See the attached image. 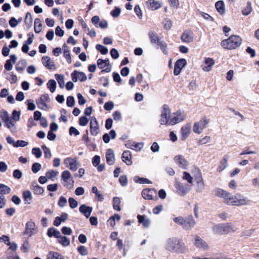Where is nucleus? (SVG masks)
<instances>
[{"mask_svg": "<svg viewBox=\"0 0 259 259\" xmlns=\"http://www.w3.org/2000/svg\"><path fill=\"white\" fill-rule=\"evenodd\" d=\"M164 247L166 250L177 254H186L189 252L188 247L183 241L177 237L167 239L164 243Z\"/></svg>", "mask_w": 259, "mask_h": 259, "instance_id": "nucleus-1", "label": "nucleus"}, {"mask_svg": "<svg viewBox=\"0 0 259 259\" xmlns=\"http://www.w3.org/2000/svg\"><path fill=\"white\" fill-rule=\"evenodd\" d=\"M250 202V201L247 197L240 193H237L235 195H232L230 193L226 204L231 206H240L249 205Z\"/></svg>", "mask_w": 259, "mask_h": 259, "instance_id": "nucleus-2", "label": "nucleus"}, {"mask_svg": "<svg viewBox=\"0 0 259 259\" xmlns=\"http://www.w3.org/2000/svg\"><path fill=\"white\" fill-rule=\"evenodd\" d=\"M242 43V39L238 35H232L221 42V46L225 49L233 50L239 47Z\"/></svg>", "mask_w": 259, "mask_h": 259, "instance_id": "nucleus-3", "label": "nucleus"}, {"mask_svg": "<svg viewBox=\"0 0 259 259\" xmlns=\"http://www.w3.org/2000/svg\"><path fill=\"white\" fill-rule=\"evenodd\" d=\"M171 118H172V113H171L169 107L166 105H164L162 107L159 120V123L162 125H171Z\"/></svg>", "mask_w": 259, "mask_h": 259, "instance_id": "nucleus-4", "label": "nucleus"}, {"mask_svg": "<svg viewBox=\"0 0 259 259\" xmlns=\"http://www.w3.org/2000/svg\"><path fill=\"white\" fill-rule=\"evenodd\" d=\"M212 231L215 234L222 235L234 232L235 229L231 224H220L214 226Z\"/></svg>", "mask_w": 259, "mask_h": 259, "instance_id": "nucleus-5", "label": "nucleus"}, {"mask_svg": "<svg viewBox=\"0 0 259 259\" xmlns=\"http://www.w3.org/2000/svg\"><path fill=\"white\" fill-rule=\"evenodd\" d=\"M209 122V119L206 116H203L200 120L194 123L193 131L195 134L200 135L207 127Z\"/></svg>", "mask_w": 259, "mask_h": 259, "instance_id": "nucleus-6", "label": "nucleus"}, {"mask_svg": "<svg viewBox=\"0 0 259 259\" xmlns=\"http://www.w3.org/2000/svg\"><path fill=\"white\" fill-rule=\"evenodd\" d=\"M0 117L5 123L7 127L12 132H16L17 127L14 122L10 119L8 113L6 111H2L0 112Z\"/></svg>", "mask_w": 259, "mask_h": 259, "instance_id": "nucleus-7", "label": "nucleus"}, {"mask_svg": "<svg viewBox=\"0 0 259 259\" xmlns=\"http://www.w3.org/2000/svg\"><path fill=\"white\" fill-rule=\"evenodd\" d=\"M186 117V115L183 111L178 110L176 112L172 113V118H171V125H174L184 121Z\"/></svg>", "mask_w": 259, "mask_h": 259, "instance_id": "nucleus-8", "label": "nucleus"}, {"mask_svg": "<svg viewBox=\"0 0 259 259\" xmlns=\"http://www.w3.org/2000/svg\"><path fill=\"white\" fill-rule=\"evenodd\" d=\"M193 244L196 247L204 251L209 249V246L207 243L198 236L195 237Z\"/></svg>", "mask_w": 259, "mask_h": 259, "instance_id": "nucleus-9", "label": "nucleus"}, {"mask_svg": "<svg viewBox=\"0 0 259 259\" xmlns=\"http://www.w3.org/2000/svg\"><path fill=\"white\" fill-rule=\"evenodd\" d=\"M191 132L190 123H187L184 125L180 130V138L182 141L186 140L189 136Z\"/></svg>", "mask_w": 259, "mask_h": 259, "instance_id": "nucleus-10", "label": "nucleus"}, {"mask_svg": "<svg viewBox=\"0 0 259 259\" xmlns=\"http://www.w3.org/2000/svg\"><path fill=\"white\" fill-rule=\"evenodd\" d=\"M213 193L215 196L223 199L224 203H226L230 192L221 188H216L213 190Z\"/></svg>", "mask_w": 259, "mask_h": 259, "instance_id": "nucleus-11", "label": "nucleus"}, {"mask_svg": "<svg viewBox=\"0 0 259 259\" xmlns=\"http://www.w3.org/2000/svg\"><path fill=\"white\" fill-rule=\"evenodd\" d=\"M47 234L50 237L54 236L57 238L59 243L62 244L63 246L64 245L65 237L61 236V234L59 231L55 230L54 228H50L48 230Z\"/></svg>", "mask_w": 259, "mask_h": 259, "instance_id": "nucleus-12", "label": "nucleus"}, {"mask_svg": "<svg viewBox=\"0 0 259 259\" xmlns=\"http://www.w3.org/2000/svg\"><path fill=\"white\" fill-rule=\"evenodd\" d=\"M214 63L215 61L212 58L205 57L202 65V69L205 72H209L211 70Z\"/></svg>", "mask_w": 259, "mask_h": 259, "instance_id": "nucleus-13", "label": "nucleus"}, {"mask_svg": "<svg viewBox=\"0 0 259 259\" xmlns=\"http://www.w3.org/2000/svg\"><path fill=\"white\" fill-rule=\"evenodd\" d=\"M187 64V61L185 59H181L176 61L175 64L174 74L175 75H178L180 74L182 69Z\"/></svg>", "mask_w": 259, "mask_h": 259, "instance_id": "nucleus-14", "label": "nucleus"}, {"mask_svg": "<svg viewBox=\"0 0 259 259\" xmlns=\"http://www.w3.org/2000/svg\"><path fill=\"white\" fill-rule=\"evenodd\" d=\"M97 65L100 69H103L102 72H109L111 71V65L108 59L105 60L99 59L97 60Z\"/></svg>", "mask_w": 259, "mask_h": 259, "instance_id": "nucleus-15", "label": "nucleus"}, {"mask_svg": "<svg viewBox=\"0 0 259 259\" xmlns=\"http://www.w3.org/2000/svg\"><path fill=\"white\" fill-rule=\"evenodd\" d=\"M174 160L175 163L178 165L179 167L183 169L187 168L189 165V162L183 155H176L174 157Z\"/></svg>", "mask_w": 259, "mask_h": 259, "instance_id": "nucleus-16", "label": "nucleus"}, {"mask_svg": "<svg viewBox=\"0 0 259 259\" xmlns=\"http://www.w3.org/2000/svg\"><path fill=\"white\" fill-rule=\"evenodd\" d=\"M41 62L42 64L48 69L55 70L56 69V65L54 61L49 56H43L41 59Z\"/></svg>", "mask_w": 259, "mask_h": 259, "instance_id": "nucleus-17", "label": "nucleus"}, {"mask_svg": "<svg viewBox=\"0 0 259 259\" xmlns=\"http://www.w3.org/2000/svg\"><path fill=\"white\" fill-rule=\"evenodd\" d=\"M90 132L93 136H97L99 132V128L96 118L93 116L90 121Z\"/></svg>", "mask_w": 259, "mask_h": 259, "instance_id": "nucleus-18", "label": "nucleus"}, {"mask_svg": "<svg viewBox=\"0 0 259 259\" xmlns=\"http://www.w3.org/2000/svg\"><path fill=\"white\" fill-rule=\"evenodd\" d=\"M230 156L228 154L224 155L217 168V171L219 172H222L228 166V160Z\"/></svg>", "mask_w": 259, "mask_h": 259, "instance_id": "nucleus-19", "label": "nucleus"}, {"mask_svg": "<svg viewBox=\"0 0 259 259\" xmlns=\"http://www.w3.org/2000/svg\"><path fill=\"white\" fill-rule=\"evenodd\" d=\"M106 162L109 165L114 164L115 158L114 151L111 149H108L106 152Z\"/></svg>", "mask_w": 259, "mask_h": 259, "instance_id": "nucleus-20", "label": "nucleus"}, {"mask_svg": "<svg viewBox=\"0 0 259 259\" xmlns=\"http://www.w3.org/2000/svg\"><path fill=\"white\" fill-rule=\"evenodd\" d=\"M66 160L71 170L74 171L77 170L78 166L79 165V163L76 158H67Z\"/></svg>", "mask_w": 259, "mask_h": 259, "instance_id": "nucleus-21", "label": "nucleus"}, {"mask_svg": "<svg viewBox=\"0 0 259 259\" xmlns=\"http://www.w3.org/2000/svg\"><path fill=\"white\" fill-rule=\"evenodd\" d=\"M156 194L154 189H145L142 191V195L144 199L152 200L153 199V195Z\"/></svg>", "mask_w": 259, "mask_h": 259, "instance_id": "nucleus-22", "label": "nucleus"}, {"mask_svg": "<svg viewBox=\"0 0 259 259\" xmlns=\"http://www.w3.org/2000/svg\"><path fill=\"white\" fill-rule=\"evenodd\" d=\"M137 219L138 220V222L140 224H141L143 227L145 228H148L150 227L151 223L150 219L146 218L145 215L140 214L138 215Z\"/></svg>", "mask_w": 259, "mask_h": 259, "instance_id": "nucleus-23", "label": "nucleus"}, {"mask_svg": "<svg viewBox=\"0 0 259 259\" xmlns=\"http://www.w3.org/2000/svg\"><path fill=\"white\" fill-rule=\"evenodd\" d=\"M146 5L148 9L152 11L156 10L161 7L160 2L155 0H148Z\"/></svg>", "mask_w": 259, "mask_h": 259, "instance_id": "nucleus-24", "label": "nucleus"}, {"mask_svg": "<svg viewBox=\"0 0 259 259\" xmlns=\"http://www.w3.org/2000/svg\"><path fill=\"white\" fill-rule=\"evenodd\" d=\"M181 39L184 42L190 43L193 40V33L190 31H185L182 34Z\"/></svg>", "mask_w": 259, "mask_h": 259, "instance_id": "nucleus-25", "label": "nucleus"}, {"mask_svg": "<svg viewBox=\"0 0 259 259\" xmlns=\"http://www.w3.org/2000/svg\"><path fill=\"white\" fill-rule=\"evenodd\" d=\"M72 79L74 81H76L77 80L83 81L87 79L86 75L81 72L75 71L72 74Z\"/></svg>", "mask_w": 259, "mask_h": 259, "instance_id": "nucleus-26", "label": "nucleus"}, {"mask_svg": "<svg viewBox=\"0 0 259 259\" xmlns=\"http://www.w3.org/2000/svg\"><path fill=\"white\" fill-rule=\"evenodd\" d=\"M122 160L127 165H131L133 163L131 153L128 151H124L122 154Z\"/></svg>", "mask_w": 259, "mask_h": 259, "instance_id": "nucleus-27", "label": "nucleus"}, {"mask_svg": "<svg viewBox=\"0 0 259 259\" xmlns=\"http://www.w3.org/2000/svg\"><path fill=\"white\" fill-rule=\"evenodd\" d=\"M127 147L137 151H140L143 147V144L135 142H129L126 144Z\"/></svg>", "mask_w": 259, "mask_h": 259, "instance_id": "nucleus-28", "label": "nucleus"}, {"mask_svg": "<svg viewBox=\"0 0 259 259\" xmlns=\"http://www.w3.org/2000/svg\"><path fill=\"white\" fill-rule=\"evenodd\" d=\"M196 224V222L191 217L186 219L185 225L184 226V229L190 230L193 228Z\"/></svg>", "mask_w": 259, "mask_h": 259, "instance_id": "nucleus-29", "label": "nucleus"}, {"mask_svg": "<svg viewBox=\"0 0 259 259\" xmlns=\"http://www.w3.org/2000/svg\"><path fill=\"white\" fill-rule=\"evenodd\" d=\"M92 208L85 205H82L79 207V211L82 213L87 218H89L92 212Z\"/></svg>", "mask_w": 259, "mask_h": 259, "instance_id": "nucleus-30", "label": "nucleus"}, {"mask_svg": "<svg viewBox=\"0 0 259 259\" xmlns=\"http://www.w3.org/2000/svg\"><path fill=\"white\" fill-rule=\"evenodd\" d=\"M217 11L221 14L223 15L225 13V4L222 1L217 2L215 4Z\"/></svg>", "mask_w": 259, "mask_h": 259, "instance_id": "nucleus-31", "label": "nucleus"}, {"mask_svg": "<svg viewBox=\"0 0 259 259\" xmlns=\"http://www.w3.org/2000/svg\"><path fill=\"white\" fill-rule=\"evenodd\" d=\"M74 181L69 171L66 170V187L71 188L73 186Z\"/></svg>", "mask_w": 259, "mask_h": 259, "instance_id": "nucleus-32", "label": "nucleus"}, {"mask_svg": "<svg viewBox=\"0 0 259 259\" xmlns=\"http://www.w3.org/2000/svg\"><path fill=\"white\" fill-rule=\"evenodd\" d=\"M252 9L250 2H247L246 6L242 10V14L244 16H247L251 13Z\"/></svg>", "mask_w": 259, "mask_h": 259, "instance_id": "nucleus-33", "label": "nucleus"}, {"mask_svg": "<svg viewBox=\"0 0 259 259\" xmlns=\"http://www.w3.org/2000/svg\"><path fill=\"white\" fill-rule=\"evenodd\" d=\"M23 197L26 204H29L31 203L32 199V194L30 191H24L23 193Z\"/></svg>", "mask_w": 259, "mask_h": 259, "instance_id": "nucleus-34", "label": "nucleus"}, {"mask_svg": "<svg viewBox=\"0 0 259 259\" xmlns=\"http://www.w3.org/2000/svg\"><path fill=\"white\" fill-rule=\"evenodd\" d=\"M35 229V224L32 221H29L26 224V232L27 234H31Z\"/></svg>", "mask_w": 259, "mask_h": 259, "instance_id": "nucleus-35", "label": "nucleus"}, {"mask_svg": "<svg viewBox=\"0 0 259 259\" xmlns=\"http://www.w3.org/2000/svg\"><path fill=\"white\" fill-rule=\"evenodd\" d=\"M120 199L119 197H115L113 198V206L115 210L119 211L121 210V208L120 206Z\"/></svg>", "mask_w": 259, "mask_h": 259, "instance_id": "nucleus-36", "label": "nucleus"}, {"mask_svg": "<svg viewBox=\"0 0 259 259\" xmlns=\"http://www.w3.org/2000/svg\"><path fill=\"white\" fill-rule=\"evenodd\" d=\"M41 22L39 18L35 19L34 21V31L36 33H38L41 30Z\"/></svg>", "mask_w": 259, "mask_h": 259, "instance_id": "nucleus-37", "label": "nucleus"}, {"mask_svg": "<svg viewBox=\"0 0 259 259\" xmlns=\"http://www.w3.org/2000/svg\"><path fill=\"white\" fill-rule=\"evenodd\" d=\"M148 35L150 37L151 42L152 44H158L160 41L158 40V38L155 33L153 31H150L148 33Z\"/></svg>", "mask_w": 259, "mask_h": 259, "instance_id": "nucleus-38", "label": "nucleus"}, {"mask_svg": "<svg viewBox=\"0 0 259 259\" xmlns=\"http://www.w3.org/2000/svg\"><path fill=\"white\" fill-rule=\"evenodd\" d=\"M134 181L135 183H139L140 184H151L152 182L146 178H140L139 177L136 176L134 178Z\"/></svg>", "mask_w": 259, "mask_h": 259, "instance_id": "nucleus-39", "label": "nucleus"}, {"mask_svg": "<svg viewBox=\"0 0 259 259\" xmlns=\"http://www.w3.org/2000/svg\"><path fill=\"white\" fill-rule=\"evenodd\" d=\"M58 174V171H56L54 170H50L46 173V175L48 179L54 180L56 178Z\"/></svg>", "mask_w": 259, "mask_h": 259, "instance_id": "nucleus-40", "label": "nucleus"}, {"mask_svg": "<svg viewBox=\"0 0 259 259\" xmlns=\"http://www.w3.org/2000/svg\"><path fill=\"white\" fill-rule=\"evenodd\" d=\"M47 87L50 91L53 93L55 92L56 88V83L54 80H50L47 83Z\"/></svg>", "mask_w": 259, "mask_h": 259, "instance_id": "nucleus-41", "label": "nucleus"}, {"mask_svg": "<svg viewBox=\"0 0 259 259\" xmlns=\"http://www.w3.org/2000/svg\"><path fill=\"white\" fill-rule=\"evenodd\" d=\"M55 77L56 79L57 80L60 87L61 88H64L65 87V81L64 80L63 76L59 74H56Z\"/></svg>", "mask_w": 259, "mask_h": 259, "instance_id": "nucleus-42", "label": "nucleus"}, {"mask_svg": "<svg viewBox=\"0 0 259 259\" xmlns=\"http://www.w3.org/2000/svg\"><path fill=\"white\" fill-rule=\"evenodd\" d=\"M96 48L103 55H105L108 53V49L101 45H97Z\"/></svg>", "mask_w": 259, "mask_h": 259, "instance_id": "nucleus-43", "label": "nucleus"}, {"mask_svg": "<svg viewBox=\"0 0 259 259\" xmlns=\"http://www.w3.org/2000/svg\"><path fill=\"white\" fill-rule=\"evenodd\" d=\"M185 220L186 219H185L181 217H176V218H175L173 219L174 221L176 223L178 224V225H181L182 227L183 228H184V226L185 222Z\"/></svg>", "mask_w": 259, "mask_h": 259, "instance_id": "nucleus-44", "label": "nucleus"}, {"mask_svg": "<svg viewBox=\"0 0 259 259\" xmlns=\"http://www.w3.org/2000/svg\"><path fill=\"white\" fill-rule=\"evenodd\" d=\"M183 179L186 180L189 184L193 183V178L189 173L186 171L183 172Z\"/></svg>", "mask_w": 259, "mask_h": 259, "instance_id": "nucleus-45", "label": "nucleus"}, {"mask_svg": "<svg viewBox=\"0 0 259 259\" xmlns=\"http://www.w3.org/2000/svg\"><path fill=\"white\" fill-rule=\"evenodd\" d=\"M121 13V10L119 8L116 7L115 8L111 11V15L114 18L118 17Z\"/></svg>", "mask_w": 259, "mask_h": 259, "instance_id": "nucleus-46", "label": "nucleus"}, {"mask_svg": "<svg viewBox=\"0 0 259 259\" xmlns=\"http://www.w3.org/2000/svg\"><path fill=\"white\" fill-rule=\"evenodd\" d=\"M178 193L181 195H185L187 192V190L184 186L182 184H179L177 187Z\"/></svg>", "mask_w": 259, "mask_h": 259, "instance_id": "nucleus-47", "label": "nucleus"}, {"mask_svg": "<svg viewBox=\"0 0 259 259\" xmlns=\"http://www.w3.org/2000/svg\"><path fill=\"white\" fill-rule=\"evenodd\" d=\"M163 25L165 29L169 30L171 28L172 25V21L169 19H165L163 21Z\"/></svg>", "mask_w": 259, "mask_h": 259, "instance_id": "nucleus-48", "label": "nucleus"}, {"mask_svg": "<svg viewBox=\"0 0 259 259\" xmlns=\"http://www.w3.org/2000/svg\"><path fill=\"white\" fill-rule=\"evenodd\" d=\"M41 167V164L39 163L36 162L33 164L31 169L33 173L36 174L40 170Z\"/></svg>", "mask_w": 259, "mask_h": 259, "instance_id": "nucleus-49", "label": "nucleus"}, {"mask_svg": "<svg viewBox=\"0 0 259 259\" xmlns=\"http://www.w3.org/2000/svg\"><path fill=\"white\" fill-rule=\"evenodd\" d=\"M210 137H209V136H205L201 139H200L198 141V143L199 144V145H203V144H207L209 142H210Z\"/></svg>", "mask_w": 259, "mask_h": 259, "instance_id": "nucleus-50", "label": "nucleus"}, {"mask_svg": "<svg viewBox=\"0 0 259 259\" xmlns=\"http://www.w3.org/2000/svg\"><path fill=\"white\" fill-rule=\"evenodd\" d=\"M77 250L78 252L82 255H87L88 253V251L87 248L84 246H80L78 247Z\"/></svg>", "mask_w": 259, "mask_h": 259, "instance_id": "nucleus-51", "label": "nucleus"}, {"mask_svg": "<svg viewBox=\"0 0 259 259\" xmlns=\"http://www.w3.org/2000/svg\"><path fill=\"white\" fill-rule=\"evenodd\" d=\"M159 46L160 47L161 51L162 52L165 54L167 55L168 51L167 50V45L163 41H160L158 44Z\"/></svg>", "mask_w": 259, "mask_h": 259, "instance_id": "nucleus-52", "label": "nucleus"}, {"mask_svg": "<svg viewBox=\"0 0 259 259\" xmlns=\"http://www.w3.org/2000/svg\"><path fill=\"white\" fill-rule=\"evenodd\" d=\"M32 153L36 158L40 157L42 154L41 150L38 148H33L32 150Z\"/></svg>", "mask_w": 259, "mask_h": 259, "instance_id": "nucleus-53", "label": "nucleus"}, {"mask_svg": "<svg viewBox=\"0 0 259 259\" xmlns=\"http://www.w3.org/2000/svg\"><path fill=\"white\" fill-rule=\"evenodd\" d=\"M41 148L44 150L45 156L46 158H51L52 154L50 149L45 145H42Z\"/></svg>", "mask_w": 259, "mask_h": 259, "instance_id": "nucleus-54", "label": "nucleus"}, {"mask_svg": "<svg viewBox=\"0 0 259 259\" xmlns=\"http://www.w3.org/2000/svg\"><path fill=\"white\" fill-rule=\"evenodd\" d=\"M65 221V218L62 216L61 217H57L55 218V221H54V225L56 226H59L61 222H64Z\"/></svg>", "mask_w": 259, "mask_h": 259, "instance_id": "nucleus-55", "label": "nucleus"}, {"mask_svg": "<svg viewBox=\"0 0 259 259\" xmlns=\"http://www.w3.org/2000/svg\"><path fill=\"white\" fill-rule=\"evenodd\" d=\"M28 145V143L23 140H18L17 141L15 144H14V147H25Z\"/></svg>", "mask_w": 259, "mask_h": 259, "instance_id": "nucleus-56", "label": "nucleus"}, {"mask_svg": "<svg viewBox=\"0 0 259 259\" xmlns=\"http://www.w3.org/2000/svg\"><path fill=\"white\" fill-rule=\"evenodd\" d=\"M20 112L17 111L16 110H14L12 113V118L13 120L15 121H18L20 119Z\"/></svg>", "mask_w": 259, "mask_h": 259, "instance_id": "nucleus-57", "label": "nucleus"}, {"mask_svg": "<svg viewBox=\"0 0 259 259\" xmlns=\"http://www.w3.org/2000/svg\"><path fill=\"white\" fill-rule=\"evenodd\" d=\"M92 163L94 166H97L100 163V157L95 155L92 159Z\"/></svg>", "mask_w": 259, "mask_h": 259, "instance_id": "nucleus-58", "label": "nucleus"}, {"mask_svg": "<svg viewBox=\"0 0 259 259\" xmlns=\"http://www.w3.org/2000/svg\"><path fill=\"white\" fill-rule=\"evenodd\" d=\"M78 103L80 105H83L86 103V100L80 93L77 94Z\"/></svg>", "mask_w": 259, "mask_h": 259, "instance_id": "nucleus-59", "label": "nucleus"}, {"mask_svg": "<svg viewBox=\"0 0 259 259\" xmlns=\"http://www.w3.org/2000/svg\"><path fill=\"white\" fill-rule=\"evenodd\" d=\"M75 100L73 97L69 96L67 99V105L68 106L72 107L74 106Z\"/></svg>", "mask_w": 259, "mask_h": 259, "instance_id": "nucleus-60", "label": "nucleus"}, {"mask_svg": "<svg viewBox=\"0 0 259 259\" xmlns=\"http://www.w3.org/2000/svg\"><path fill=\"white\" fill-rule=\"evenodd\" d=\"M48 259H61L60 255L57 252H50Z\"/></svg>", "mask_w": 259, "mask_h": 259, "instance_id": "nucleus-61", "label": "nucleus"}, {"mask_svg": "<svg viewBox=\"0 0 259 259\" xmlns=\"http://www.w3.org/2000/svg\"><path fill=\"white\" fill-rule=\"evenodd\" d=\"M104 107L105 110H108V111H110L113 108L114 104L111 101L106 102L104 104Z\"/></svg>", "mask_w": 259, "mask_h": 259, "instance_id": "nucleus-62", "label": "nucleus"}, {"mask_svg": "<svg viewBox=\"0 0 259 259\" xmlns=\"http://www.w3.org/2000/svg\"><path fill=\"white\" fill-rule=\"evenodd\" d=\"M88 119L84 116H82L79 118V124L81 126H85L88 123Z\"/></svg>", "mask_w": 259, "mask_h": 259, "instance_id": "nucleus-63", "label": "nucleus"}, {"mask_svg": "<svg viewBox=\"0 0 259 259\" xmlns=\"http://www.w3.org/2000/svg\"><path fill=\"white\" fill-rule=\"evenodd\" d=\"M69 133V135L71 136H72V135L78 136L79 135V131L73 126H71L70 128Z\"/></svg>", "mask_w": 259, "mask_h": 259, "instance_id": "nucleus-64", "label": "nucleus"}]
</instances>
